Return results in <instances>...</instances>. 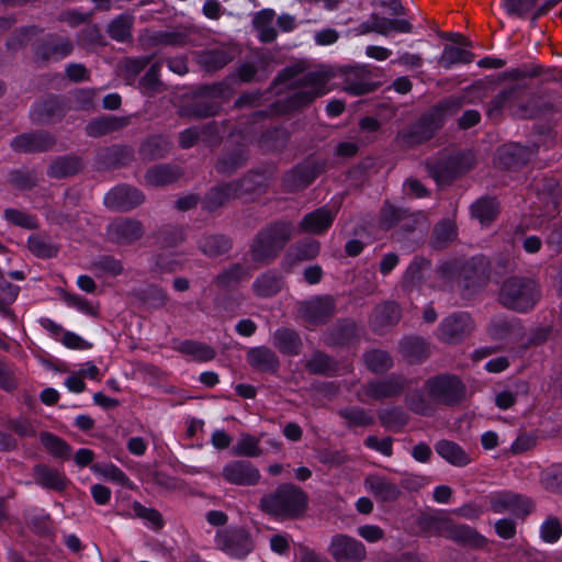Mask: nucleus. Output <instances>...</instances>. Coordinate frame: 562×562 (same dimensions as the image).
<instances>
[{"instance_id":"obj_1","label":"nucleus","mask_w":562,"mask_h":562,"mask_svg":"<svg viewBox=\"0 0 562 562\" xmlns=\"http://www.w3.org/2000/svg\"><path fill=\"white\" fill-rule=\"evenodd\" d=\"M463 105L464 97L452 95L441 100L403 134L405 143L416 145L430 139L442 127L447 117L458 113Z\"/></svg>"},{"instance_id":"obj_2","label":"nucleus","mask_w":562,"mask_h":562,"mask_svg":"<svg viewBox=\"0 0 562 562\" xmlns=\"http://www.w3.org/2000/svg\"><path fill=\"white\" fill-rule=\"evenodd\" d=\"M307 494L294 484L284 483L260 499V509L276 518L295 519L307 508Z\"/></svg>"},{"instance_id":"obj_3","label":"nucleus","mask_w":562,"mask_h":562,"mask_svg":"<svg viewBox=\"0 0 562 562\" xmlns=\"http://www.w3.org/2000/svg\"><path fill=\"white\" fill-rule=\"evenodd\" d=\"M438 272L446 279H452L458 276L467 295H471L487 284L490 280V262L483 256L472 257L463 261L453 259L442 262L438 268Z\"/></svg>"},{"instance_id":"obj_4","label":"nucleus","mask_w":562,"mask_h":562,"mask_svg":"<svg viewBox=\"0 0 562 562\" xmlns=\"http://www.w3.org/2000/svg\"><path fill=\"white\" fill-rule=\"evenodd\" d=\"M292 235L293 225L289 222H276L262 228L250 246L252 260L262 263L270 262L284 248Z\"/></svg>"},{"instance_id":"obj_5","label":"nucleus","mask_w":562,"mask_h":562,"mask_svg":"<svg viewBox=\"0 0 562 562\" xmlns=\"http://www.w3.org/2000/svg\"><path fill=\"white\" fill-rule=\"evenodd\" d=\"M540 296V286L535 279L515 276L503 282L498 300L507 308L527 312L535 307Z\"/></svg>"},{"instance_id":"obj_6","label":"nucleus","mask_w":562,"mask_h":562,"mask_svg":"<svg viewBox=\"0 0 562 562\" xmlns=\"http://www.w3.org/2000/svg\"><path fill=\"white\" fill-rule=\"evenodd\" d=\"M427 522L430 535L445 537L458 544L479 549L487 543L486 538L470 526L457 525L446 518H429Z\"/></svg>"},{"instance_id":"obj_7","label":"nucleus","mask_w":562,"mask_h":562,"mask_svg":"<svg viewBox=\"0 0 562 562\" xmlns=\"http://www.w3.org/2000/svg\"><path fill=\"white\" fill-rule=\"evenodd\" d=\"M328 76L321 71H310L293 82L295 92L288 99L289 108L300 109L327 93Z\"/></svg>"},{"instance_id":"obj_8","label":"nucleus","mask_w":562,"mask_h":562,"mask_svg":"<svg viewBox=\"0 0 562 562\" xmlns=\"http://www.w3.org/2000/svg\"><path fill=\"white\" fill-rule=\"evenodd\" d=\"M409 386V381L403 375L391 374L385 379L373 380L363 384L357 392L356 398L361 403L382 401L400 396Z\"/></svg>"},{"instance_id":"obj_9","label":"nucleus","mask_w":562,"mask_h":562,"mask_svg":"<svg viewBox=\"0 0 562 562\" xmlns=\"http://www.w3.org/2000/svg\"><path fill=\"white\" fill-rule=\"evenodd\" d=\"M425 391L435 403L452 405L460 402L465 394V386L456 375L439 374L427 379Z\"/></svg>"},{"instance_id":"obj_10","label":"nucleus","mask_w":562,"mask_h":562,"mask_svg":"<svg viewBox=\"0 0 562 562\" xmlns=\"http://www.w3.org/2000/svg\"><path fill=\"white\" fill-rule=\"evenodd\" d=\"M297 317L306 326L327 323L336 313V302L331 295H317L304 300L296 305Z\"/></svg>"},{"instance_id":"obj_11","label":"nucleus","mask_w":562,"mask_h":562,"mask_svg":"<svg viewBox=\"0 0 562 562\" xmlns=\"http://www.w3.org/2000/svg\"><path fill=\"white\" fill-rule=\"evenodd\" d=\"M215 546L218 550L235 559H244L254 550L252 538L243 527L218 530L215 536Z\"/></svg>"},{"instance_id":"obj_12","label":"nucleus","mask_w":562,"mask_h":562,"mask_svg":"<svg viewBox=\"0 0 562 562\" xmlns=\"http://www.w3.org/2000/svg\"><path fill=\"white\" fill-rule=\"evenodd\" d=\"M475 323L465 312L453 313L443 318L438 327V338L446 344H458L470 336Z\"/></svg>"},{"instance_id":"obj_13","label":"nucleus","mask_w":562,"mask_h":562,"mask_svg":"<svg viewBox=\"0 0 562 562\" xmlns=\"http://www.w3.org/2000/svg\"><path fill=\"white\" fill-rule=\"evenodd\" d=\"M145 234L143 223L136 218L117 217L109 223L105 229L106 239L119 246H127L138 241Z\"/></svg>"},{"instance_id":"obj_14","label":"nucleus","mask_w":562,"mask_h":562,"mask_svg":"<svg viewBox=\"0 0 562 562\" xmlns=\"http://www.w3.org/2000/svg\"><path fill=\"white\" fill-rule=\"evenodd\" d=\"M326 169L323 159H307L294 167L283 178V184L288 191H297L310 186Z\"/></svg>"},{"instance_id":"obj_15","label":"nucleus","mask_w":562,"mask_h":562,"mask_svg":"<svg viewBox=\"0 0 562 562\" xmlns=\"http://www.w3.org/2000/svg\"><path fill=\"white\" fill-rule=\"evenodd\" d=\"M328 553L336 562H362L367 557L364 544L347 535H335L329 543Z\"/></svg>"},{"instance_id":"obj_16","label":"nucleus","mask_w":562,"mask_h":562,"mask_svg":"<svg viewBox=\"0 0 562 562\" xmlns=\"http://www.w3.org/2000/svg\"><path fill=\"white\" fill-rule=\"evenodd\" d=\"M487 498L491 509L496 514L509 512L517 517L525 518L533 507L530 499L510 492L494 493Z\"/></svg>"},{"instance_id":"obj_17","label":"nucleus","mask_w":562,"mask_h":562,"mask_svg":"<svg viewBox=\"0 0 562 562\" xmlns=\"http://www.w3.org/2000/svg\"><path fill=\"white\" fill-rule=\"evenodd\" d=\"M222 476L227 483L239 486H254L261 477L259 470L246 460H234L226 463L223 467Z\"/></svg>"},{"instance_id":"obj_18","label":"nucleus","mask_w":562,"mask_h":562,"mask_svg":"<svg viewBox=\"0 0 562 562\" xmlns=\"http://www.w3.org/2000/svg\"><path fill=\"white\" fill-rule=\"evenodd\" d=\"M372 77V69L368 65L349 67L345 70L344 89L355 95L372 92L378 88Z\"/></svg>"},{"instance_id":"obj_19","label":"nucleus","mask_w":562,"mask_h":562,"mask_svg":"<svg viewBox=\"0 0 562 562\" xmlns=\"http://www.w3.org/2000/svg\"><path fill=\"white\" fill-rule=\"evenodd\" d=\"M74 50L72 41L59 34L47 35L36 47L35 56L44 61L60 60Z\"/></svg>"},{"instance_id":"obj_20","label":"nucleus","mask_w":562,"mask_h":562,"mask_svg":"<svg viewBox=\"0 0 562 562\" xmlns=\"http://www.w3.org/2000/svg\"><path fill=\"white\" fill-rule=\"evenodd\" d=\"M55 137L48 132H31L15 136L11 140V148L18 153H41L53 148Z\"/></svg>"},{"instance_id":"obj_21","label":"nucleus","mask_w":562,"mask_h":562,"mask_svg":"<svg viewBox=\"0 0 562 562\" xmlns=\"http://www.w3.org/2000/svg\"><path fill=\"white\" fill-rule=\"evenodd\" d=\"M145 200L144 194L136 188L119 186L106 193L104 203L108 207L117 211H130L140 205Z\"/></svg>"},{"instance_id":"obj_22","label":"nucleus","mask_w":562,"mask_h":562,"mask_svg":"<svg viewBox=\"0 0 562 562\" xmlns=\"http://www.w3.org/2000/svg\"><path fill=\"white\" fill-rule=\"evenodd\" d=\"M335 218L336 211L323 206L305 214L299 224V231L301 233L322 235L329 229Z\"/></svg>"},{"instance_id":"obj_23","label":"nucleus","mask_w":562,"mask_h":562,"mask_svg":"<svg viewBox=\"0 0 562 562\" xmlns=\"http://www.w3.org/2000/svg\"><path fill=\"white\" fill-rule=\"evenodd\" d=\"M426 168L429 175L439 184L450 183L458 176L465 171L461 166V158L459 156H451L436 161H428L426 162Z\"/></svg>"},{"instance_id":"obj_24","label":"nucleus","mask_w":562,"mask_h":562,"mask_svg":"<svg viewBox=\"0 0 562 562\" xmlns=\"http://www.w3.org/2000/svg\"><path fill=\"white\" fill-rule=\"evenodd\" d=\"M33 476L36 484L55 492L65 491L70 483L64 472L44 463L33 467Z\"/></svg>"},{"instance_id":"obj_25","label":"nucleus","mask_w":562,"mask_h":562,"mask_svg":"<svg viewBox=\"0 0 562 562\" xmlns=\"http://www.w3.org/2000/svg\"><path fill=\"white\" fill-rule=\"evenodd\" d=\"M364 486L379 502H394L401 495V490L396 483L379 474L368 475L364 480Z\"/></svg>"},{"instance_id":"obj_26","label":"nucleus","mask_w":562,"mask_h":562,"mask_svg":"<svg viewBox=\"0 0 562 562\" xmlns=\"http://www.w3.org/2000/svg\"><path fill=\"white\" fill-rule=\"evenodd\" d=\"M66 113L63 101L57 97H48L37 102L32 111V121L36 124H49L60 120Z\"/></svg>"},{"instance_id":"obj_27","label":"nucleus","mask_w":562,"mask_h":562,"mask_svg":"<svg viewBox=\"0 0 562 562\" xmlns=\"http://www.w3.org/2000/svg\"><path fill=\"white\" fill-rule=\"evenodd\" d=\"M532 151L518 144H508L498 149L496 162L501 168L516 169L529 161Z\"/></svg>"},{"instance_id":"obj_28","label":"nucleus","mask_w":562,"mask_h":562,"mask_svg":"<svg viewBox=\"0 0 562 562\" xmlns=\"http://www.w3.org/2000/svg\"><path fill=\"white\" fill-rule=\"evenodd\" d=\"M248 151L244 145H237L232 149H225L217 158L215 170L224 176H231L245 166Z\"/></svg>"},{"instance_id":"obj_29","label":"nucleus","mask_w":562,"mask_h":562,"mask_svg":"<svg viewBox=\"0 0 562 562\" xmlns=\"http://www.w3.org/2000/svg\"><path fill=\"white\" fill-rule=\"evenodd\" d=\"M130 124L127 116L103 115L91 120L86 126L90 137H100L123 130Z\"/></svg>"},{"instance_id":"obj_30","label":"nucleus","mask_w":562,"mask_h":562,"mask_svg":"<svg viewBox=\"0 0 562 562\" xmlns=\"http://www.w3.org/2000/svg\"><path fill=\"white\" fill-rule=\"evenodd\" d=\"M246 359L254 369L262 372L276 373L280 367L276 352L265 346L250 348L247 351Z\"/></svg>"},{"instance_id":"obj_31","label":"nucleus","mask_w":562,"mask_h":562,"mask_svg":"<svg viewBox=\"0 0 562 562\" xmlns=\"http://www.w3.org/2000/svg\"><path fill=\"white\" fill-rule=\"evenodd\" d=\"M235 182L229 181L221 186L212 188L205 195L203 205L210 212L224 206L234 199H239L236 191Z\"/></svg>"},{"instance_id":"obj_32","label":"nucleus","mask_w":562,"mask_h":562,"mask_svg":"<svg viewBox=\"0 0 562 562\" xmlns=\"http://www.w3.org/2000/svg\"><path fill=\"white\" fill-rule=\"evenodd\" d=\"M401 318L400 306L394 302H385L374 308L371 325L376 333L394 326Z\"/></svg>"},{"instance_id":"obj_33","label":"nucleus","mask_w":562,"mask_h":562,"mask_svg":"<svg viewBox=\"0 0 562 562\" xmlns=\"http://www.w3.org/2000/svg\"><path fill=\"white\" fill-rule=\"evenodd\" d=\"M400 349L402 356L412 364L420 363L430 356L429 344L420 337H405L400 344Z\"/></svg>"},{"instance_id":"obj_34","label":"nucleus","mask_w":562,"mask_h":562,"mask_svg":"<svg viewBox=\"0 0 562 562\" xmlns=\"http://www.w3.org/2000/svg\"><path fill=\"white\" fill-rule=\"evenodd\" d=\"M273 346L283 355L297 356L303 344L297 331L282 327L273 333Z\"/></svg>"},{"instance_id":"obj_35","label":"nucleus","mask_w":562,"mask_h":562,"mask_svg":"<svg viewBox=\"0 0 562 562\" xmlns=\"http://www.w3.org/2000/svg\"><path fill=\"white\" fill-rule=\"evenodd\" d=\"M83 168L82 159L78 156H63L55 158L48 167V176L56 179L71 177Z\"/></svg>"},{"instance_id":"obj_36","label":"nucleus","mask_w":562,"mask_h":562,"mask_svg":"<svg viewBox=\"0 0 562 562\" xmlns=\"http://www.w3.org/2000/svg\"><path fill=\"white\" fill-rule=\"evenodd\" d=\"M276 12L272 9H263L257 12L252 20V25L258 33V38L262 43H272L278 37L277 30L272 26Z\"/></svg>"},{"instance_id":"obj_37","label":"nucleus","mask_w":562,"mask_h":562,"mask_svg":"<svg viewBox=\"0 0 562 562\" xmlns=\"http://www.w3.org/2000/svg\"><path fill=\"white\" fill-rule=\"evenodd\" d=\"M135 18L131 13H122L115 16L108 25V35L116 42H128L132 40V30L134 26Z\"/></svg>"},{"instance_id":"obj_38","label":"nucleus","mask_w":562,"mask_h":562,"mask_svg":"<svg viewBox=\"0 0 562 562\" xmlns=\"http://www.w3.org/2000/svg\"><path fill=\"white\" fill-rule=\"evenodd\" d=\"M283 285V280L274 271H267L259 277L252 283V291L259 297H269L278 294Z\"/></svg>"},{"instance_id":"obj_39","label":"nucleus","mask_w":562,"mask_h":562,"mask_svg":"<svg viewBox=\"0 0 562 562\" xmlns=\"http://www.w3.org/2000/svg\"><path fill=\"white\" fill-rule=\"evenodd\" d=\"M182 176L179 167L170 165H158L149 168L145 175V180L150 186H167L173 183Z\"/></svg>"},{"instance_id":"obj_40","label":"nucleus","mask_w":562,"mask_h":562,"mask_svg":"<svg viewBox=\"0 0 562 562\" xmlns=\"http://www.w3.org/2000/svg\"><path fill=\"white\" fill-rule=\"evenodd\" d=\"M171 149V142L162 135H154L144 140L139 147V155L145 160H155L165 157Z\"/></svg>"},{"instance_id":"obj_41","label":"nucleus","mask_w":562,"mask_h":562,"mask_svg":"<svg viewBox=\"0 0 562 562\" xmlns=\"http://www.w3.org/2000/svg\"><path fill=\"white\" fill-rule=\"evenodd\" d=\"M20 293V286L10 283L0 276V315L10 322H16V315L12 310V304L16 301Z\"/></svg>"},{"instance_id":"obj_42","label":"nucleus","mask_w":562,"mask_h":562,"mask_svg":"<svg viewBox=\"0 0 562 562\" xmlns=\"http://www.w3.org/2000/svg\"><path fill=\"white\" fill-rule=\"evenodd\" d=\"M436 452L447 462L456 467H464L470 463L468 453L456 442L439 440L435 445Z\"/></svg>"},{"instance_id":"obj_43","label":"nucleus","mask_w":562,"mask_h":562,"mask_svg":"<svg viewBox=\"0 0 562 562\" xmlns=\"http://www.w3.org/2000/svg\"><path fill=\"white\" fill-rule=\"evenodd\" d=\"M304 367L311 374L333 376L338 372L337 361L322 351H315Z\"/></svg>"},{"instance_id":"obj_44","label":"nucleus","mask_w":562,"mask_h":562,"mask_svg":"<svg viewBox=\"0 0 562 562\" xmlns=\"http://www.w3.org/2000/svg\"><path fill=\"white\" fill-rule=\"evenodd\" d=\"M236 186L238 198L243 199L254 194H260L266 191V177L261 173L251 172L238 180H233Z\"/></svg>"},{"instance_id":"obj_45","label":"nucleus","mask_w":562,"mask_h":562,"mask_svg":"<svg viewBox=\"0 0 562 562\" xmlns=\"http://www.w3.org/2000/svg\"><path fill=\"white\" fill-rule=\"evenodd\" d=\"M407 408L414 414L430 416L435 413V401L422 390H413L405 396Z\"/></svg>"},{"instance_id":"obj_46","label":"nucleus","mask_w":562,"mask_h":562,"mask_svg":"<svg viewBox=\"0 0 562 562\" xmlns=\"http://www.w3.org/2000/svg\"><path fill=\"white\" fill-rule=\"evenodd\" d=\"M2 426L23 439L35 438L37 436L35 420L24 415L15 417L7 416L2 422Z\"/></svg>"},{"instance_id":"obj_47","label":"nucleus","mask_w":562,"mask_h":562,"mask_svg":"<svg viewBox=\"0 0 562 562\" xmlns=\"http://www.w3.org/2000/svg\"><path fill=\"white\" fill-rule=\"evenodd\" d=\"M232 241L224 235H206L199 241V249L207 257H217L228 252Z\"/></svg>"},{"instance_id":"obj_48","label":"nucleus","mask_w":562,"mask_h":562,"mask_svg":"<svg viewBox=\"0 0 562 562\" xmlns=\"http://www.w3.org/2000/svg\"><path fill=\"white\" fill-rule=\"evenodd\" d=\"M383 427L393 431L402 430L408 423V414L400 406L381 409L378 414Z\"/></svg>"},{"instance_id":"obj_49","label":"nucleus","mask_w":562,"mask_h":562,"mask_svg":"<svg viewBox=\"0 0 562 562\" xmlns=\"http://www.w3.org/2000/svg\"><path fill=\"white\" fill-rule=\"evenodd\" d=\"M249 277V268L241 263H234L216 276L215 284L220 288H232Z\"/></svg>"},{"instance_id":"obj_50","label":"nucleus","mask_w":562,"mask_h":562,"mask_svg":"<svg viewBox=\"0 0 562 562\" xmlns=\"http://www.w3.org/2000/svg\"><path fill=\"white\" fill-rule=\"evenodd\" d=\"M90 270H92L97 277H117L124 272V267L121 260L113 256H101L97 260L90 263Z\"/></svg>"},{"instance_id":"obj_51","label":"nucleus","mask_w":562,"mask_h":562,"mask_svg":"<svg viewBox=\"0 0 562 562\" xmlns=\"http://www.w3.org/2000/svg\"><path fill=\"white\" fill-rule=\"evenodd\" d=\"M289 140V133L284 128H273L263 133L259 139V146L263 151L282 150Z\"/></svg>"},{"instance_id":"obj_52","label":"nucleus","mask_w":562,"mask_h":562,"mask_svg":"<svg viewBox=\"0 0 562 562\" xmlns=\"http://www.w3.org/2000/svg\"><path fill=\"white\" fill-rule=\"evenodd\" d=\"M179 350L182 353L190 356L193 360L200 362L210 361L214 359L216 355L214 348L211 346L193 340L182 341L179 346Z\"/></svg>"},{"instance_id":"obj_53","label":"nucleus","mask_w":562,"mask_h":562,"mask_svg":"<svg viewBox=\"0 0 562 562\" xmlns=\"http://www.w3.org/2000/svg\"><path fill=\"white\" fill-rule=\"evenodd\" d=\"M471 213L482 224L491 223L498 213V204L493 198H482L472 204Z\"/></svg>"},{"instance_id":"obj_54","label":"nucleus","mask_w":562,"mask_h":562,"mask_svg":"<svg viewBox=\"0 0 562 562\" xmlns=\"http://www.w3.org/2000/svg\"><path fill=\"white\" fill-rule=\"evenodd\" d=\"M363 358L368 370L373 373H384L393 367V359L384 350H370L363 355Z\"/></svg>"},{"instance_id":"obj_55","label":"nucleus","mask_w":562,"mask_h":562,"mask_svg":"<svg viewBox=\"0 0 562 562\" xmlns=\"http://www.w3.org/2000/svg\"><path fill=\"white\" fill-rule=\"evenodd\" d=\"M339 416L345 419L348 427H367L374 424V417L357 406L340 409Z\"/></svg>"},{"instance_id":"obj_56","label":"nucleus","mask_w":562,"mask_h":562,"mask_svg":"<svg viewBox=\"0 0 562 562\" xmlns=\"http://www.w3.org/2000/svg\"><path fill=\"white\" fill-rule=\"evenodd\" d=\"M474 60V55L470 50L447 45L443 49L439 64L449 69L456 64H470Z\"/></svg>"},{"instance_id":"obj_57","label":"nucleus","mask_w":562,"mask_h":562,"mask_svg":"<svg viewBox=\"0 0 562 562\" xmlns=\"http://www.w3.org/2000/svg\"><path fill=\"white\" fill-rule=\"evenodd\" d=\"M457 237L456 224L449 220L438 223L432 233V246L435 248H445Z\"/></svg>"},{"instance_id":"obj_58","label":"nucleus","mask_w":562,"mask_h":562,"mask_svg":"<svg viewBox=\"0 0 562 562\" xmlns=\"http://www.w3.org/2000/svg\"><path fill=\"white\" fill-rule=\"evenodd\" d=\"M233 60V56L224 49H213L207 50L203 53L200 56V64L207 70V71H215L224 66H226L228 63Z\"/></svg>"},{"instance_id":"obj_59","label":"nucleus","mask_w":562,"mask_h":562,"mask_svg":"<svg viewBox=\"0 0 562 562\" xmlns=\"http://www.w3.org/2000/svg\"><path fill=\"white\" fill-rule=\"evenodd\" d=\"M8 182L18 190H31L38 179L34 170L13 169L8 173Z\"/></svg>"},{"instance_id":"obj_60","label":"nucleus","mask_w":562,"mask_h":562,"mask_svg":"<svg viewBox=\"0 0 562 562\" xmlns=\"http://www.w3.org/2000/svg\"><path fill=\"white\" fill-rule=\"evenodd\" d=\"M150 60L151 57L148 56L125 58L120 64L121 74L128 83H132Z\"/></svg>"},{"instance_id":"obj_61","label":"nucleus","mask_w":562,"mask_h":562,"mask_svg":"<svg viewBox=\"0 0 562 562\" xmlns=\"http://www.w3.org/2000/svg\"><path fill=\"white\" fill-rule=\"evenodd\" d=\"M27 245L29 249L40 258H52L58 252V247L54 245L49 238L41 235L31 236Z\"/></svg>"},{"instance_id":"obj_62","label":"nucleus","mask_w":562,"mask_h":562,"mask_svg":"<svg viewBox=\"0 0 562 562\" xmlns=\"http://www.w3.org/2000/svg\"><path fill=\"white\" fill-rule=\"evenodd\" d=\"M40 439H41L42 445L53 456L58 457V458H68L69 457L70 447L61 438H59L50 432L43 431L40 435Z\"/></svg>"},{"instance_id":"obj_63","label":"nucleus","mask_w":562,"mask_h":562,"mask_svg":"<svg viewBox=\"0 0 562 562\" xmlns=\"http://www.w3.org/2000/svg\"><path fill=\"white\" fill-rule=\"evenodd\" d=\"M357 335V326L352 321L338 323L330 333V344L342 346Z\"/></svg>"},{"instance_id":"obj_64","label":"nucleus","mask_w":562,"mask_h":562,"mask_svg":"<svg viewBox=\"0 0 562 562\" xmlns=\"http://www.w3.org/2000/svg\"><path fill=\"white\" fill-rule=\"evenodd\" d=\"M162 60L155 61L140 79L139 85L148 92H159L164 90V85L159 79Z\"/></svg>"}]
</instances>
